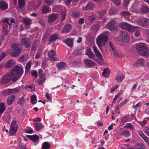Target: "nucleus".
<instances>
[{
    "mask_svg": "<svg viewBox=\"0 0 149 149\" xmlns=\"http://www.w3.org/2000/svg\"><path fill=\"white\" fill-rule=\"evenodd\" d=\"M22 68L16 65L14 68L11 70L10 73L3 76L0 80L1 84H6L10 82L11 80L15 82L23 73Z\"/></svg>",
    "mask_w": 149,
    "mask_h": 149,
    "instance_id": "f257e3e1",
    "label": "nucleus"
},
{
    "mask_svg": "<svg viewBox=\"0 0 149 149\" xmlns=\"http://www.w3.org/2000/svg\"><path fill=\"white\" fill-rule=\"evenodd\" d=\"M109 34V32L108 31H105L97 37L96 39V43L100 49H101L102 46L105 44L106 42L108 41V36Z\"/></svg>",
    "mask_w": 149,
    "mask_h": 149,
    "instance_id": "f03ea898",
    "label": "nucleus"
},
{
    "mask_svg": "<svg viewBox=\"0 0 149 149\" xmlns=\"http://www.w3.org/2000/svg\"><path fill=\"white\" fill-rule=\"evenodd\" d=\"M119 27L123 29L130 31H133L138 28V26H133L130 24L126 22H122L119 24Z\"/></svg>",
    "mask_w": 149,
    "mask_h": 149,
    "instance_id": "7ed1b4c3",
    "label": "nucleus"
},
{
    "mask_svg": "<svg viewBox=\"0 0 149 149\" xmlns=\"http://www.w3.org/2000/svg\"><path fill=\"white\" fill-rule=\"evenodd\" d=\"M19 47V45L17 43H14L12 45V48L13 49L10 52V54L12 56H15L19 55L22 50V48Z\"/></svg>",
    "mask_w": 149,
    "mask_h": 149,
    "instance_id": "20e7f679",
    "label": "nucleus"
},
{
    "mask_svg": "<svg viewBox=\"0 0 149 149\" xmlns=\"http://www.w3.org/2000/svg\"><path fill=\"white\" fill-rule=\"evenodd\" d=\"M42 2V0H32L30 2V6L35 9L38 8Z\"/></svg>",
    "mask_w": 149,
    "mask_h": 149,
    "instance_id": "39448f33",
    "label": "nucleus"
},
{
    "mask_svg": "<svg viewBox=\"0 0 149 149\" xmlns=\"http://www.w3.org/2000/svg\"><path fill=\"white\" fill-rule=\"evenodd\" d=\"M138 24L141 26H146L149 24V19L142 18L138 21Z\"/></svg>",
    "mask_w": 149,
    "mask_h": 149,
    "instance_id": "423d86ee",
    "label": "nucleus"
},
{
    "mask_svg": "<svg viewBox=\"0 0 149 149\" xmlns=\"http://www.w3.org/2000/svg\"><path fill=\"white\" fill-rule=\"evenodd\" d=\"M116 22L115 21H112L109 22L107 26V28L110 31H113L117 29V26L115 25Z\"/></svg>",
    "mask_w": 149,
    "mask_h": 149,
    "instance_id": "0eeeda50",
    "label": "nucleus"
},
{
    "mask_svg": "<svg viewBox=\"0 0 149 149\" xmlns=\"http://www.w3.org/2000/svg\"><path fill=\"white\" fill-rule=\"evenodd\" d=\"M121 40L123 42H125L129 41L130 37L128 33L125 31L122 32L121 36Z\"/></svg>",
    "mask_w": 149,
    "mask_h": 149,
    "instance_id": "6e6552de",
    "label": "nucleus"
},
{
    "mask_svg": "<svg viewBox=\"0 0 149 149\" xmlns=\"http://www.w3.org/2000/svg\"><path fill=\"white\" fill-rule=\"evenodd\" d=\"M17 125L16 121H13L11 123V126L10 130V132L12 134L16 132Z\"/></svg>",
    "mask_w": 149,
    "mask_h": 149,
    "instance_id": "1a4fd4ad",
    "label": "nucleus"
},
{
    "mask_svg": "<svg viewBox=\"0 0 149 149\" xmlns=\"http://www.w3.org/2000/svg\"><path fill=\"white\" fill-rule=\"evenodd\" d=\"M147 48H148L147 45L146 44L142 43H139L136 47V48L139 52V53L140 52L142 51Z\"/></svg>",
    "mask_w": 149,
    "mask_h": 149,
    "instance_id": "9d476101",
    "label": "nucleus"
},
{
    "mask_svg": "<svg viewBox=\"0 0 149 149\" xmlns=\"http://www.w3.org/2000/svg\"><path fill=\"white\" fill-rule=\"evenodd\" d=\"M56 54V52L53 50H51L48 53V56L50 58V60L53 61L57 59Z\"/></svg>",
    "mask_w": 149,
    "mask_h": 149,
    "instance_id": "9b49d317",
    "label": "nucleus"
},
{
    "mask_svg": "<svg viewBox=\"0 0 149 149\" xmlns=\"http://www.w3.org/2000/svg\"><path fill=\"white\" fill-rule=\"evenodd\" d=\"M92 48L96 57L98 58H100L101 60H103L102 55L98 50L97 47L95 45L93 46Z\"/></svg>",
    "mask_w": 149,
    "mask_h": 149,
    "instance_id": "f8f14e48",
    "label": "nucleus"
},
{
    "mask_svg": "<svg viewBox=\"0 0 149 149\" xmlns=\"http://www.w3.org/2000/svg\"><path fill=\"white\" fill-rule=\"evenodd\" d=\"M84 61L86 65L89 68L92 67L95 65V63L88 58L85 59Z\"/></svg>",
    "mask_w": 149,
    "mask_h": 149,
    "instance_id": "ddd939ff",
    "label": "nucleus"
},
{
    "mask_svg": "<svg viewBox=\"0 0 149 149\" xmlns=\"http://www.w3.org/2000/svg\"><path fill=\"white\" fill-rule=\"evenodd\" d=\"M74 40V38H68L64 40L63 42L68 46L71 47L73 46Z\"/></svg>",
    "mask_w": 149,
    "mask_h": 149,
    "instance_id": "4468645a",
    "label": "nucleus"
},
{
    "mask_svg": "<svg viewBox=\"0 0 149 149\" xmlns=\"http://www.w3.org/2000/svg\"><path fill=\"white\" fill-rule=\"evenodd\" d=\"M139 134L140 136L143 139L144 141L148 145H149V138L143 132L139 131Z\"/></svg>",
    "mask_w": 149,
    "mask_h": 149,
    "instance_id": "2eb2a0df",
    "label": "nucleus"
},
{
    "mask_svg": "<svg viewBox=\"0 0 149 149\" xmlns=\"http://www.w3.org/2000/svg\"><path fill=\"white\" fill-rule=\"evenodd\" d=\"M58 17V15L57 14L53 13L50 14L48 18L49 22H52L55 21Z\"/></svg>",
    "mask_w": 149,
    "mask_h": 149,
    "instance_id": "dca6fc26",
    "label": "nucleus"
},
{
    "mask_svg": "<svg viewBox=\"0 0 149 149\" xmlns=\"http://www.w3.org/2000/svg\"><path fill=\"white\" fill-rule=\"evenodd\" d=\"M22 44L23 45L25 46L26 48H28L30 47L31 45V42L27 38H25L22 40Z\"/></svg>",
    "mask_w": 149,
    "mask_h": 149,
    "instance_id": "f3484780",
    "label": "nucleus"
},
{
    "mask_svg": "<svg viewBox=\"0 0 149 149\" xmlns=\"http://www.w3.org/2000/svg\"><path fill=\"white\" fill-rule=\"evenodd\" d=\"M27 137L31 139L34 143L37 142L39 139V136L36 134H34L32 135H27Z\"/></svg>",
    "mask_w": 149,
    "mask_h": 149,
    "instance_id": "a211bd4d",
    "label": "nucleus"
},
{
    "mask_svg": "<svg viewBox=\"0 0 149 149\" xmlns=\"http://www.w3.org/2000/svg\"><path fill=\"white\" fill-rule=\"evenodd\" d=\"M71 28V25L69 24H67L63 28L61 32L62 33H67L70 31Z\"/></svg>",
    "mask_w": 149,
    "mask_h": 149,
    "instance_id": "6ab92c4d",
    "label": "nucleus"
},
{
    "mask_svg": "<svg viewBox=\"0 0 149 149\" xmlns=\"http://www.w3.org/2000/svg\"><path fill=\"white\" fill-rule=\"evenodd\" d=\"M56 66L59 70L65 69L67 67V64L64 62H59L56 64Z\"/></svg>",
    "mask_w": 149,
    "mask_h": 149,
    "instance_id": "aec40b11",
    "label": "nucleus"
},
{
    "mask_svg": "<svg viewBox=\"0 0 149 149\" xmlns=\"http://www.w3.org/2000/svg\"><path fill=\"white\" fill-rule=\"evenodd\" d=\"M86 54L88 56L89 58L92 59H93L95 57L94 54L91 51V49L89 48H87Z\"/></svg>",
    "mask_w": 149,
    "mask_h": 149,
    "instance_id": "412c9836",
    "label": "nucleus"
},
{
    "mask_svg": "<svg viewBox=\"0 0 149 149\" xmlns=\"http://www.w3.org/2000/svg\"><path fill=\"white\" fill-rule=\"evenodd\" d=\"M122 16L127 20L131 22L132 21V20L130 18V13L126 11H124L122 13Z\"/></svg>",
    "mask_w": 149,
    "mask_h": 149,
    "instance_id": "4be33fe9",
    "label": "nucleus"
},
{
    "mask_svg": "<svg viewBox=\"0 0 149 149\" xmlns=\"http://www.w3.org/2000/svg\"><path fill=\"white\" fill-rule=\"evenodd\" d=\"M9 19L8 18H6L4 19L3 20V22L4 23L3 24V32L5 33V34H6L7 32V29L5 27V26L6 25V24L5 23H6L8 24L9 26L11 25V24L9 23Z\"/></svg>",
    "mask_w": 149,
    "mask_h": 149,
    "instance_id": "5701e85b",
    "label": "nucleus"
},
{
    "mask_svg": "<svg viewBox=\"0 0 149 149\" xmlns=\"http://www.w3.org/2000/svg\"><path fill=\"white\" fill-rule=\"evenodd\" d=\"M8 8V5L5 1H2L0 2V8L2 10H6Z\"/></svg>",
    "mask_w": 149,
    "mask_h": 149,
    "instance_id": "b1692460",
    "label": "nucleus"
},
{
    "mask_svg": "<svg viewBox=\"0 0 149 149\" xmlns=\"http://www.w3.org/2000/svg\"><path fill=\"white\" fill-rule=\"evenodd\" d=\"M145 62V60L143 58L139 59L136 63V66L138 67L143 66Z\"/></svg>",
    "mask_w": 149,
    "mask_h": 149,
    "instance_id": "393cba45",
    "label": "nucleus"
},
{
    "mask_svg": "<svg viewBox=\"0 0 149 149\" xmlns=\"http://www.w3.org/2000/svg\"><path fill=\"white\" fill-rule=\"evenodd\" d=\"M15 97L13 95H12L9 97L7 100V103L9 105L11 104L14 102Z\"/></svg>",
    "mask_w": 149,
    "mask_h": 149,
    "instance_id": "a878e982",
    "label": "nucleus"
},
{
    "mask_svg": "<svg viewBox=\"0 0 149 149\" xmlns=\"http://www.w3.org/2000/svg\"><path fill=\"white\" fill-rule=\"evenodd\" d=\"M139 54L143 56H149V50L148 49V47L146 48V49L140 52Z\"/></svg>",
    "mask_w": 149,
    "mask_h": 149,
    "instance_id": "bb28decb",
    "label": "nucleus"
},
{
    "mask_svg": "<svg viewBox=\"0 0 149 149\" xmlns=\"http://www.w3.org/2000/svg\"><path fill=\"white\" fill-rule=\"evenodd\" d=\"M32 19L30 18H24L23 19V22L26 25H29L32 23Z\"/></svg>",
    "mask_w": 149,
    "mask_h": 149,
    "instance_id": "cd10ccee",
    "label": "nucleus"
},
{
    "mask_svg": "<svg viewBox=\"0 0 149 149\" xmlns=\"http://www.w3.org/2000/svg\"><path fill=\"white\" fill-rule=\"evenodd\" d=\"M15 63V62L14 60H9L6 65V67L7 68H9L13 65Z\"/></svg>",
    "mask_w": 149,
    "mask_h": 149,
    "instance_id": "c85d7f7f",
    "label": "nucleus"
},
{
    "mask_svg": "<svg viewBox=\"0 0 149 149\" xmlns=\"http://www.w3.org/2000/svg\"><path fill=\"white\" fill-rule=\"evenodd\" d=\"M45 79V77L44 74H42L40 76L39 79L38 81V83L39 85H41L43 83Z\"/></svg>",
    "mask_w": 149,
    "mask_h": 149,
    "instance_id": "c756f323",
    "label": "nucleus"
},
{
    "mask_svg": "<svg viewBox=\"0 0 149 149\" xmlns=\"http://www.w3.org/2000/svg\"><path fill=\"white\" fill-rule=\"evenodd\" d=\"M32 62L31 61H29L26 64V70L25 73H27L30 70L31 65Z\"/></svg>",
    "mask_w": 149,
    "mask_h": 149,
    "instance_id": "7c9ffc66",
    "label": "nucleus"
},
{
    "mask_svg": "<svg viewBox=\"0 0 149 149\" xmlns=\"http://www.w3.org/2000/svg\"><path fill=\"white\" fill-rule=\"evenodd\" d=\"M33 125L35 127L37 131H39L44 127L43 124L41 123H39L38 125L37 123H34Z\"/></svg>",
    "mask_w": 149,
    "mask_h": 149,
    "instance_id": "2f4dec72",
    "label": "nucleus"
},
{
    "mask_svg": "<svg viewBox=\"0 0 149 149\" xmlns=\"http://www.w3.org/2000/svg\"><path fill=\"white\" fill-rule=\"evenodd\" d=\"M102 75L105 77H109L110 75V71L109 69L108 68H105L104 69L102 73Z\"/></svg>",
    "mask_w": 149,
    "mask_h": 149,
    "instance_id": "473e14b6",
    "label": "nucleus"
},
{
    "mask_svg": "<svg viewBox=\"0 0 149 149\" xmlns=\"http://www.w3.org/2000/svg\"><path fill=\"white\" fill-rule=\"evenodd\" d=\"M120 134L121 136L128 137L130 136V132L128 131L124 130L120 133Z\"/></svg>",
    "mask_w": 149,
    "mask_h": 149,
    "instance_id": "72a5a7b5",
    "label": "nucleus"
},
{
    "mask_svg": "<svg viewBox=\"0 0 149 149\" xmlns=\"http://www.w3.org/2000/svg\"><path fill=\"white\" fill-rule=\"evenodd\" d=\"M58 36L57 34L54 33L51 36L49 40L51 42L55 41L58 39Z\"/></svg>",
    "mask_w": 149,
    "mask_h": 149,
    "instance_id": "f704fd0d",
    "label": "nucleus"
},
{
    "mask_svg": "<svg viewBox=\"0 0 149 149\" xmlns=\"http://www.w3.org/2000/svg\"><path fill=\"white\" fill-rule=\"evenodd\" d=\"M50 8L48 6H42V11L44 13L46 14L49 10Z\"/></svg>",
    "mask_w": 149,
    "mask_h": 149,
    "instance_id": "c9c22d12",
    "label": "nucleus"
},
{
    "mask_svg": "<svg viewBox=\"0 0 149 149\" xmlns=\"http://www.w3.org/2000/svg\"><path fill=\"white\" fill-rule=\"evenodd\" d=\"M125 76L122 74L117 76L116 78V80L118 82L121 81L124 79Z\"/></svg>",
    "mask_w": 149,
    "mask_h": 149,
    "instance_id": "e433bc0d",
    "label": "nucleus"
},
{
    "mask_svg": "<svg viewBox=\"0 0 149 149\" xmlns=\"http://www.w3.org/2000/svg\"><path fill=\"white\" fill-rule=\"evenodd\" d=\"M50 147L49 144L47 142H45L42 144V149H49Z\"/></svg>",
    "mask_w": 149,
    "mask_h": 149,
    "instance_id": "4c0bfd02",
    "label": "nucleus"
},
{
    "mask_svg": "<svg viewBox=\"0 0 149 149\" xmlns=\"http://www.w3.org/2000/svg\"><path fill=\"white\" fill-rule=\"evenodd\" d=\"M129 114H127L126 116L124 117L121 119V123H124L128 121L129 119Z\"/></svg>",
    "mask_w": 149,
    "mask_h": 149,
    "instance_id": "58836bf2",
    "label": "nucleus"
},
{
    "mask_svg": "<svg viewBox=\"0 0 149 149\" xmlns=\"http://www.w3.org/2000/svg\"><path fill=\"white\" fill-rule=\"evenodd\" d=\"M93 6L94 5L93 3H89L86 7L83 8V10L84 11H86L87 9H89L92 8L93 7Z\"/></svg>",
    "mask_w": 149,
    "mask_h": 149,
    "instance_id": "ea45409f",
    "label": "nucleus"
},
{
    "mask_svg": "<svg viewBox=\"0 0 149 149\" xmlns=\"http://www.w3.org/2000/svg\"><path fill=\"white\" fill-rule=\"evenodd\" d=\"M38 44V42L37 41L35 42L33 44L31 48V50L34 51H36Z\"/></svg>",
    "mask_w": 149,
    "mask_h": 149,
    "instance_id": "a19ab883",
    "label": "nucleus"
},
{
    "mask_svg": "<svg viewBox=\"0 0 149 149\" xmlns=\"http://www.w3.org/2000/svg\"><path fill=\"white\" fill-rule=\"evenodd\" d=\"M31 101L33 104H35L37 102L36 97V95H33L31 96Z\"/></svg>",
    "mask_w": 149,
    "mask_h": 149,
    "instance_id": "79ce46f5",
    "label": "nucleus"
},
{
    "mask_svg": "<svg viewBox=\"0 0 149 149\" xmlns=\"http://www.w3.org/2000/svg\"><path fill=\"white\" fill-rule=\"evenodd\" d=\"M18 4L19 5V7L20 8H22L24 6L25 3V0H18Z\"/></svg>",
    "mask_w": 149,
    "mask_h": 149,
    "instance_id": "37998d69",
    "label": "nucleus"
},
{
    "mask_svg": "<svg viewBox=\"0 0 149 149\" xmlns=\"http://www.w3.org/2000/svg\"><path fill=\"white\" fill-rule=\"evenodd\" d=\"M3 94L5 95H8L12 94L11 89H8L3 91Z\"/></svg>",
    "mask_w": 149,
    "mask_h": 149,
    "instance_id": "c03bdc74",
    "label": "nucleus"
},
{
    "mask_svg": "<svg viewBox=\"0 0 149 149\" xmlns=\"http://www.w3.org/2000/svg\"><path fill=\"white\" fill-rule=\"evenodd\" d=\"M145 146L142 143L138 144L136 145L135 149H145Z\"/></svg>",
    "mask_w": 149,
    "mask_h": 149,
    "instance_id": "a18cd8bd",
    "label": "nucleus"
},
{
    "mask_svg": "<svg viewBox=\"0 0 149 149\" xmlns=\"http://www.w3.org/2000/svg\"><path fill=\"white\" fill-rule=\"evenodd\" d=\"M141 10L143 12L146 13L149 12V8L145 6H143L142 7Z\"/></svg>",
    "mask_w": 149,
    "mask_h": 149,
    "instance_id": "49530a36",
    "label": "nucleus"
},
{
    "mask_svg": "<svg viewBox=\"0 0 149 149\" xmlns=\"http://www.w3.org/2000/svg\"><path fill=\"white\" fill-rule=\"evenodd\" d=\"M117 11L114 8L110 9L109 10V13L110 14H115L117 13Z\"/></svg>",
    "mask_w": 149,
    "mask_h": 149,
    "instance_id": "de8ad7c7",
    "label": "nucleus"
},
{
    "mask_svg": "<svg viewBox=\"0 0 149 149\" xmlns=\"http://www.w3.org/2000/svg\"><path fill=\"white\" fill-rule=\"evenodd\" d=\"M19 59L21 62H24L27 60V56L26 55H23L21 56Z\"/></svg>",
    "mask_w": 149,
    "mask_h": 149,
    "instance_id": "09e8293b",
    "label": "nucleus"
},
{
    "mask_svg": "<svg viewBox=\"0 0 149 149\" xmlns=\"http://www.w3.org/2000/svg\"><path fill=\"white\" fill-rule=\"evenodd\" d=\"M79 0H66L65 1V3L67 5H69L72 1L73 3H76L79 1Z\"/></svg>",
    "mask_w": 149,
    "mask_h": 149,
    "instance_id": "8fccbe9b",
    "label": "nucleus"
},
{
    "mask_svg": "<svg viewBox=\"0 0 149 149\" xmlns=\"http://www.w3.org/2000/svg\"><path fill=\"white\" fill-rule=\"evenodd\" d=\"M80 14L79 12H75L73 13L72 16L75 18H78L79 17Z\"/></svg>",
    "mask_w": 149,
    "mask_h": 149,
    "instance_id": "3c124183",
    "label": "nucleus"
},
{
    "mask_svg": "<svg viewBox=\"0 0 149 149\" xmlns=\"http://www.w3.org/2000/svg\"><path fill=\"white\" fill-rule=\"evenodd\" d=\"M124 127L130 129H134L133 125L131 123H127Z\"/></svg>",
    "mask_w": 149,
    "mask_h": 149,
    "instance_id": "603ef678",
    "label": "nucleus"
},
{
    "mask_svg": "<svg viewBox=\"0 0 149 149\" xmlns=\"http://www.w3.org/2000/svg\"><path fill=\"white\" fill-rule=\"evenodd\" d=\"M12 94H15L17 93L20 90L19 87L16 88L14 89H11Z\"/></svg>",
    "mask_w": 149,
    "mask_h": 149,
    "instance_id": "864d4df0",
    "label": "nucleus"
},
{
    "mask_svg": "<svg viewBox=\"0 0 149 149\" xmlns=\"http://www.w3.org/2000/svg\"><path fill=\"white\" fill-rule=\"evenodd\" d=\"M49 30H47L46 32V33L44 35L43 37L42 38V40L43 41H45L46 40V39L47 38V37H48V35L49 34Z\"/></svg>",
    "mask_w": 149,
    "mask_h": 149,
    "instance_id": "5fc2aeb1",
    "label": "nucleus"
},
{
    "mask_svg": "<svg viewBox=\"0 0 149 149\" xmlns=\"http://www.w3.org/2000/svg\"><path fill=\"white\" fill-rule=\"evenodd\" d=\"M99 25L98 24H96L93 26L91 27V29L94 31H97L99 28Z\"/></svg>",
    "mask_w": 149,
    "mask_h": 149,
    "instance_id": "6e6d98bb",
    "label": "nucleus"
},
{
    "mask_svg": "<svg viewBox=\"0 0 149 149\" xmlns=\"http://www.w3.org/2000/svg\"><path fill=\"white\" fill-rule=\"evenodd\" d=\"M138 27L137 28L134 30L135 31L134 35L137 38L139 37L140 35V31L138 29Z\"/></svg>",
    "mask_w": 149,
    "mask_h": 149,
    "instance_id": "4d7b16f0",
    "label": "nucleus"
},
{
    "mask_svg": "<svg viewBox=\"0 0 149 149\" xmlns=\"http://www.w3.org/2000/svg\"><path fill=\"white\" fill-rule=\"evenodd\" d=\"M24 99L23 97H21L18 99L17 103L20 104H22L24 102Z\"/></svg>",
    "mask_w": 149,
    "mask_h": 149,
    "instance_id": "13d9d810",
    "label": "nucleus"
},
{
    "mask_svg": "<svg viewBox=\"0 0 149 149\" xmlns=\"http://www.w3.org/2000/svg\"><path fill=\"white\" fill-rule=\"evenodd\" d=\"M106 12L105 10L102 11L99 13V18L102 17L105 14Z\"/></svg>",
    "mask_w": 149,
    "mask_h": 149,
    "instance_id": "bf43d9fd",
    "label": "nucleus"
},
{
    "mask_svg": "<svg viewBox=\"0 0 149 149\" xmlns=\"http://www.w3.org/2000/svg\"><path fill=\"white\" fill-rule=\"evenodd\" d=\"M129 101V99H127L126 100H125L121 102L119 104V106L120 107H122L123 105H124L126 103V102H128Z\"/></svg>",
    "mask_w": 149,
    "mask_h": 149,
    "instance_id": "052dcab7",
    "label": "nucleus"
},
{
    "mask_svg": "<svg viewBox=\"0 0 149 149\" xmlns=\"http://www.w3.org/2000/svg\"><path fill=\"white\" fill-rule=\"evenodd\" d=\"M113 2L116 5H119L121 3V0H112Z\"/></svg>",
    "mask_w": 149,
    "mask_h": 149,
    "instance_id": "680f3d73",
    "label": "nucleus"
},
{
    "mask_svg": "<svg viewBox=\"0 0 149 149\" xmlns=\"http://www.w3.org/2000/svg\"><path fill=\"white\" fill-rule=\"evenodd\" d=\"M44 1L48 5H50L52 3L54 2V1L52 0H45Z\"/></svg>",
    "mask_w": 149,
    "mask_h": 149,
    "instance_id": "e2e57ef3",
    "label": "nucleus"
},
{
    "mask_svg": "<svg viewBox=\"0 0 149 149\" xmlns=\"http://www.w3.org/2000/svg\"><path fill=\"white\" fill-rule=\"evenodd\" d=\"M31 73L32 75L36 77H37L38 73L36 70H32L31 71Z\"/></svg>",
    "mask_w": 149,
    "mask_h": 149,
    "instance_id": "0e129e2a",
    "label": "nucleus"
},
{
    "mask_svg": "<svg viewBox=\"0 0 149 149\" xmlns=\"http://www.w3.org/2000/svg\"><path fill=\"white\" fill-rule=\"evenodd\" d=\"M61 15L62 17V21L64 20L66 17V15L65 13L63 12L61 13Z\"/></svg>",
    "mask_w": 149,
    "mask_h": 149,
    "instance_id": "69168bd1",
    "label": "nucleus"
},
{
    "mask_svg": "<svg viewBox=\"0 0 149 149\" xmlns=\"http://www.w3.org/2000/svg\"><path fill=\"white\" fill-rule=\"evenodd\" d=\"M95 19V17L93 15L90 16L89 17V20L91 22H92L94 21Z\"/></svg>",
    "mask_w": 149,
    "mask_h": 149,
    "instance_id": "338daca9",
    "label": "nucleus"
},
{
    "mask_svg": "<svg viewBox=\"0 0 149 149\" xmlns=\"http://www.w3.org/2000/svg\"><path fill=\"white\" fill-rule=\"evenodd\" d=\"M9 114L8 113H5L3 116L2 118L4 120H6L8 118Z\"/></svg>",
    "mask_w": 149,
    "mask_h": 149,
    "instance_id": "774afa93",
    "label": "nucleus"
}]
</instances>
